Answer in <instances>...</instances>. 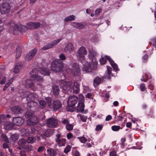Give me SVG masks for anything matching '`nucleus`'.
<instances>
[{
  "label": "nucleus",
  "mask_w": 156,
  "mask_h": 156,
  "mask_svg": "<svg viewBox=\"0 0 156 156\" xmlns=\"http://www.w3.org/2000/svg\"><path fill=\"white\" fill-rule=\"evenodd\" d=\"M45 76L49 75V70L45 68H41L39 70L34 69L30 72V75L34 79V83L31 79L27 80L25 84L27 87H28L34 90H35L37 88H41L42 87V84L43 82L42 77L39 74Z\"/></svg>",
  "instance_id": "f257e3e1"
},
{
  "label": "nucleus",
  "mask_w": 156,
  "mask_h": 156,
  "mask_svg": "<svg viewBox=\"0 0 156 156\" xmlns=\"http://www.w3.org/2000/svg\"><path fill=\"white\" fill-rule=\"evenodd\" d=\"M89 60L90 62L89 63L84 60L82 62L83 64L82 71L85 73L91 72L93 70L96 69L98 63L95 58L97 54V52L92 50H89Z\"/></svg>",
  "instance_id": "f03ea898"
},
{
  "label": "nucleus",
  "mask_w": 156,
  "mask_h": 156,
  "mask_svg": "<svg viewBox=\"0 0 156 156\" xmlns=\"http://www.w3.org/2000/svg\"><path fill=\"white\" fill-rule=\"evenodd\" d=\"M10 30L13 32L15 34H17L19 32H24L27 29H34L38 28L40 26V23L38 22H30L27 23V27L22 25H17L14 23L9 24Z\"/></svg>",
  "instance_id": "7ed1b4c3"
},
{
  "label": "nucleus",
  "mask_w": 156,
  "mask_h": 156,
  "mask_svg": "<svg viewBox=\"0 0 156 156\" xmlns=\"http://www.w3.org/2000/svg\"><path fill=\"white\" fill-rule=\"evenodd\" d=\"M26 117L29 119L27 121V124L28 126H33L37 123L39 120L38 118L34 115L31 112H27Z\"/></svg>",
  "instance_id": "20e7f679"
},
{
  "label": "nucleus",
  "mask_w": 156,
  "mask_h": 156,
  "mask_svg": "<svg viewBox=\"0 0 156 156\" xmlns=\"http://www.w3.org/2000/svg\"><path fill=\"white\" fill-rule=\"evenodd\" d=\"M51 70L54 72H59L63 68L62 62L59 60L56 59L51 63Z\"/></svg>",
  "instance_id": "39448f33"
},
{
  "label": "nucleus",
  "mask_w": 156,
  "mask_h": 156,
  "mask_svg": "<svg viewBox=\"0 0 156 156\" xmlns=\"http://www.w3.org/2000/svg\"><path fill=\"white\" fill-rule=\"evenodd\" d=\"M38 100V96L34 93H30L28 94L27 100L28 101V105L31 107L32 105L35 106L37 105L36 101Z\"/></svg>",
  "instance_id": "423d86ee"
},
{
  "label": "nucleus",
  "mask_w": 156,
  "mask_h": 156,
  "mask_svg": "<svg viewBox=\"0 0 156 156\" xmlns=\"http://www.w3.org/2000/svg\"><path fill=\"white\" fill-rule=\"evenodd\" d=\"M105 58L104 57H101L100 60V62L101 65H104L106 63V59L109 61L111 65L115 71L119 70V68L117 65L115 63L114 61L110 57L105 55Z\"/></svg>",
  "instance_id": "0eeeda50"
},
{
  "label": "nucleus",
  "mask_w": 156,
  "mask_h": 156,
  "mask_svg": "<svg viewBox=\"0 0 156 156\" xmlns=\"http://www.w3.org/2000/svg\"><path fill=\"white\" fill-rule=\"evenodd\" d=\"M72 86V83L69 82H67L62 80L61 81L60 87L63 89V91L66 92L70 90Z\"/></svg>",
  "instance_id": "6e6552de"
},
{
  "label": "nucleus",
  "mask_w": 156,
  "mask_h": 156,
  "mask_svg": "<svg viewBox=\"0 0 156 156\" xmlns=\"http://www.w3.org/2000/svg\"><path fill=\"white\" fill-rule=\"evenodd\" d=\"M10 8L9 3H5L2 4L0 7V11L2 14H5L9 12Z\"/></svg>",
  "instance_id": "1a4fd4ad"
},
{
  "label": "nucleus",
  "mask_w": 156,
  "mask_h": 156,
  "mask_svg": "<svg viewBox=\"0 0 156 156\" xmlns=\"http://www.w3.org/2000/svg\"><path fill=\"white\" fill-rule=\"evenodd\" d=\"M61 40V38L54 40L50 43L48 44L45 46H44L42 48V49L46 50L51 48L59 43Z\"/></svg>",
  "instance_id": "9d476101"
},
{
  "label": "nucleus",
  "mask_w": 156,
  "mask_h": 156,
  "mask_svg": "<svg viewBox=\"0 0 156 156\" xmlns=\"http://www.w3.org/2000/svg\"><path fill=\"white\" fill-rule=\"evenodd\" d=\"M46 124L48 127H55L58 125V122L56 119L50 118L47 120Z\"/></svg>",
  "instance_id": "9b49d317"
},
{
  "label": "nucleus",
  "mask_w": 156,
  "mask_h": 156,
  "mask_svg": "<svg viewBox=\"0 0 156 156\" xmlns=\"http://www.w3.org/2000/svg\"><path fill=\"white\" fill-rule=\"evenodd\" d=\"M78 98L75 95L70 96L68 100V104L70 107H73L77 103Z\"/></svg>",
  "instance_id": "f8f14e48"
},
{
  "label": "nucleus",
  "mask_w": 156,
  "mask_h": 156,
  "mask_svg": "<svg viewBox=\"0 0 156 156\" xmlns=\"http://www.w3.org/2000/svg\"><path fill=\"white\" fill-rule=\"evenodd\" d=\"M37 52V50L36 48L30 51L26 56L25 58V60L27 61L31 60Z\"/></svg>",
  "instance_id": "ddd939ff"
},
{
  "label": "nucleus",
  "mask_w": 156,
  "mask_h": 156,
  "mask_svg": "<svg viewBox=\"0 0 156 156\" xmlns=\"http://www.w3.org/2000/svg\"><path fill=\"white\" fill-rule=\"evenodd\" d=\"M87 52L85 48L83 47H81L78 50L77 53L78 57L83 58L87 54Z\"/></svg>",
  "instance_id": "4468645a"
},
{
  "label": "nucleus",
  "mask_w": 156,
  "mask_h": 156,
  "mask_svg": "<svg viewBox=\"0 0 156 156\" xmlns=\"http://www.w3.org/2000/svg\"><path fill=\"white\" fill-rule=\"evenodd\" d=\"M80 72V70L79 65L76 63H74L71 70V73L73 75L77 76L79 74Z\"/></svg>",
  "instance_id": "2eb2a0df"
},
{
  "label": "nucleus",
  "mask_w": 156,
  "mask_h": 156,
  "mask_svg": "<svg viewBox=\"0 0 156 156\" xmlns=\"http://www.w3.org/2000/svg\"><path fill=\"white\" fill-rule=\"evenodd\" d=\"M12 122L14 124L20 126L22 125L24 122V120L21 117H15L12 119Z\"/></svg>",
  "instance_id": "dca6fc26"
},
{
  "label": "nucleus",
  "mask_w": 156,
  "mask_h": 156,
  "mask_svg": "<svg viewBox=\"0 0 156 156\" xmlns=\"http://www.w3.org/2000/svg\"><path fill=\"white\" fill-rule=\"evenodd\" d=\"M74 50L73 44L71 43L68 44L64 48L65 52L68 54L71 53Z\"/></svg>",
  "instance_id": "f3484780"
},
{
  "label": "nucleus",
  "mask_w": 156,
  "mask_h": 156,
  "mask_svg": "<svg viewBox=\"0 0 156 156\" xmlns=\"http://www.w3.org/2000/svg\"><path fill=\"white\" fill-rule=\"evenodd\" d=\"M71 25L73 27L79 29H82L85 27V26L80 23L73 22L71 23Z\"/></svg>",
  "instance_id": "a211bd4d"
},
{
  "label": "nucleus",
  "mask_w": 156,
  "mask_h": 156,
  "mask_svg": "<svg viewBox=\"0 0 156 156\" xmlns=\"http://www.w3.org/2000/svg\"><path fill=\"white\" fill-rule=\"evenodd\" d=\"M47 152L48 155L51 156H55L57 154V151L51 148H49L47 150Z\"/></svg>",
  "instance_id": "6ab92c4d"
},
{
  "label": "nucleus",
  "mask_w": 156,
  "mask_h": 156,
  "mask_svg": "<svg viewBox=\"0 0 156 156\" xmlns=\"http://www.w3.org/2000/svg\"><path fill=\"white\" fill-rule=\"evenodd\" d=\"M61 105L60 101L56 100L54 101L52 108L53 107L54 109H58L61 108Z\"/></svg>",
  "instance_id": "aec40b11"
},
{
  "label": "nucleus",
  "mask_w": 156,
  "mask_h": 156,
  "mask_svg": "<svg viewBox=\"0 0 156 156\" xmlns=\"http://www.w3.org/2000/svg\"><path fill=\"white\" fill-rule=\"evenodd\" d=\"M10 117V116L9 115H7L6 116L4 115H0V124H2V123L5 122H7V118H9Z\"/></svg>",
  "instance_id": "412c9836"
},
{
  "label": "nucleus",
  "mask_w": 156,
  "mask_h": 156,
  "mask_svg": "<svg viewBox=\"0 0 156 156\" xmlns=\"http://www.w3.org/2000/svg\"><path fill=\"white\" fill-rule=\"evenodd\" d=\"M13 126V124L11 122L7 121L4 124V127L6 130L11 129Z\"/></svg>",
  "instance_id": "4be33fe9"
},
{
  "label": "nucleus",
  "mask_w": 156,
  "mask_h": 156,
  "mask_svg": "<svg viewBox=\"0 0 156 156\" xmlns=\"http://www.w3.org/2000/svg\"><path fill=\"white\" fill-rule=\"evenodd\" d=\"M22 67V65L21 63H18L17 64L14 69L13 72L15 73H18Z\"/></svg>",
  "instance_id": "5701e85b"
},
{
  "label": "nucleus",
  "mask_w": 156,
  "mask_h": 156,
  "mask_svg": "<svg viewBox=\"0 0 156 156\" xmlns=\"http://www.w3.org/2000/svg\"><path fill=\"white\" fill-rule=\"evenodd\" d=\"M73 92L75 93H78L80 91L79 85L77 82H75L73 87Z\"/></svg>",
  "instance_id": "b1692460"
},
{
  "label": "nucleus",
  "mask_w": 156,
  "mask_h": 156,
  "mask_svg": "<svg viewBox=\"0 0 156 156\" xmlns=\"http://www.w3.org/2000/svg\"><path fill=\"white\" fill-rule=\"evenodd\" d=\"M11 110L14 114H17L21 112V110L18 106H13L11 108Z\"/></svg>",
  "instance_id": "393cba45"
},
{
  "label": "nucleus",
  "mask_w": 156,
  "mask_h": 156,
  "mask_svg": "<svg viewBox=\"0 0 156 156\" xmlns=\"http://www.w3.org/2000/svg\"><path fill=\"white\" fill-rule=\"evenodd\" d=\"M27 143L26 140L24 139H23L18 141V144L20 147L25 148Z\"/></svg>",
  "instance_id": "a878e982"
},
{
  "label": "nucleus",
  "mask_w": 156,
  "mask_h": 156,
  "mask_svg": "<svg viewBox=\"0 0 156 156\" xmlns=\"http://www.w3.org/2000/svg\"><path fill=\"white\" fill-rule=\"evenodd\" d=\"M101 79L100 77H95L94 82V87H97L98 85L101 83Z\"/></svg>",
  "instance_id": "bb28decb"
},
{
  "label": "nucleus",
  "mask_w": 156,
  "mask_h": 156,
  "mask_svg": "<svg viewBox=\"0 0 156 156\" xmlns=\"http://www.w3.org/2000/svg\"><path fill=\"white\" fill-rule=\"evenodd\" d=\"M54 131L51 129H48L44 133V135L46 137H48L51 136L54 133Z\"/></svg>",
  "instance_id": "cd10ccee"
},
{
  "label": "nucleus",
  "mask_w": 156,
  "mask_h": 156,
  "mask_svg": "<svg viewBox=\"0 0 156 156\" xmlns=\"http://www.w3.org/2000/svg\"><path fill=\"white\" fill-rule=\"evenodd\" d=\"M59 87L57 85H54L53 87V91L54 94L56 95L58 94L59 91Z\"/></svg>",
  "instance_id": "c85d7f7f"
},
{
  "label": "nucleus",
  "mask_w": 156,
  "mask_h": 156,
  "mask_svg": "<svg viewBox=\"0 0 156 156\" xmlns=\"http://www.w3.org/2000/svg\"><path fill=\"white\" fill-rule=\"evenodd\" d=\"M84 109V103L79 102L77 106V110L80 112H82L83 111Z\"/></svg>",
  "instance_id": "c756f323"
},
{
  "label": "nucleus",
  "mask_w": 156,
  "mask_h": 156,
  "mask_svg": "<svg viewBox=\"0 0 156 156\" xmlns=\"http://www.w3.org/2000/svg\"><path fill=\"white\" fill-rule=\"evenodd\" d=\"M75 19L76 17L75 16L73 15H72L65 18V20L66 22L72 21L75 20Z\"/></svg>",
  "instance_id": "7c9ffc66"
},
{
  "label": "nucleus",
  "mask_w": 156,
  "mask_h": 156,
  "mask_svg": "<svg viewBox=\"0 0 156 156\" xmlns=\"http://www.w3.org/2000/svg\"><path fill=\"white\" fill-rule=\"evenodd\" d=\"M77 117L78 119H81L83 122H85L87 118L86 116L80 114L78 115Z\"/></svg>",
  "instance_id": "2f4dec72"
},
{
  "label": "nucleus",
  "mask_w": 156,
  "mask_h": 156,
  "mask_svg": "<svg viewBox=\"0 0 156 156\" xmlns=\"http://www.w3.org/2000/svg\"><path fill=\"white\" fill-rule=\"evenodd\" d=\"M26 140L28 143L30 144H32L35 141V139L33 137H29Z\"/></svg>",
  "instance_id": "473e14b6"
},
{
  "label": "nucleus",
  "mask_w": 156,
  "mask_h": 156,
  "mask_svg": "<svg viewBox=\"0 0 156 156\" xmlns=\"http://www.w3.org/2000/svg\"><path fill=\"white\" fill-rule=\"evenodd\" d=\"M18 139V136L16 134L12 135L10 137V140L13 141L17 140Z\"/></svg>",
  "instance_id": "72a5a7b5"
},
{
  "label": "nucleus",
  "mask_w": 156,
  "mask_h": 156,
  "mask_svg": "<svg viewBox=\"0 0 156 156\" xmlns=\"http://www.w3.org/2000/svg\"><path fill=\"white\" fill-rule=\"evenodd\" d=\"M21 55V51H20V49L19 47H18L16 48V58H19Z\"/></svg>",
  "instance_id": "f704fd0d"
},
{
  "label": "nucleus",
  "mask_w": 156,
  "mask_h": 156,
  "mask_svg": "<svg viewBox=\"0 0 156 156\" xmlns=\"http://www.w3.org/2000/svg\"><path fill=\"white\" fill-rule=\"evenodd\" d=\"M46 100L48 104V106L51 108H52V104L51 103V99L50 98H47Z\"/></svg>",
  "instance_id": "c9c22d12"
},
{
  "label": "nucleus",
  "mask_w": 156,
  "mask_h": 156,
  "mask_svg": "<svg viewBox=\"0 0 156 156\" xmlns=\"http://www.w3.org/2000/svg\"><path fill=\"white\" fill-rule=\"evenodd\" d=\"M66 142V140L65 139H62L58 142V144H59V146H64Z\"/></svg>",
  "instance_id": "e433bc0d"
},
{
  "label": "nucleus",
  "mask_w": 156,
  "mask_h": 156,
  "mask_svg": "<svg viewBox=\"0 0 156 156\" xmlns=\"http://www.w3.org/2000/svg\"><path fill=\"white\" fill-rule=\"evenodd\" d=\"M6 78L5 76H1L0 79V84H4L6 81Z\"/></svg>",
  "instance_id": "4c0bfd02"
},
{
  "label": "nucleus",
  "mask_w": 156,
  "mask_h": 156,
  "mask_svg": "<svg viewBox=\"0 0 156 156\" xmlns=\"http://www.w3.org/2000/svg\"><path fill=\"white\" fill-rule=\"evenodd\" d=\"M40 106L41 108H44L46 105V102L43 100L39 101Z\"/></svg>",
  "instance_id": "58836bf2"
},
{
  "label": "nucleus",
  "mask_w": 156,
  "mask_h": 156,
  "mask_svg": "<svg viewBox=\"0 0 156 156\" xmlns=\"http://www.w3.org/2000/svg\"><path fill=\"white\" fill-rule=\"evenodd\" d=\"M120 127L118 126H112V129L113 131H117L119 130Z\"/></svg>",
  "instance_id": "ea45409f"
},
{
  "label": "nucleus",
  "mask_w": 156,
  "mask_h": 156,
  "mask_svg": "<svg viewBox=\"0 0 156 156\" xmlns=\"http://www.w3.org/2000/svg\"><path fill=\"white\" fill-rule=\"evenodd\" d=\"M79 102H84V97L82 94H80L79 95Z\"/></svg>",
  "instance_id": "a19ab883"
},
{
  "label": "nucleus",
  "mask_w": 156,
  "mask_h": 156,
  "mask_svg": "<svg viewBox=\"0 0 156 156\" xmlns=\"http://www.w3.org/2000/svg\"><path fill=\"white\" fill-rule=\"evenodd\" d=\"M78 138L81 142L83 143H85L87 141L86 138L84 137H78Z\"/></svg>",
  "instance_id": "79ce46f5"
},
{
  "label": "nucleus",
  "mask_w": 156,
  "mask_h": 156,
  "mask_svg": "<svg viewBox=\"0 0 156 156\" xmlns=\"http://www.w3.org/2000/svg\"><path fill=\"white\" fill-rule=\"evenodd\" d=\"M102 151L101 150H98L96 151L95 154H93L94 155H97V156H101Z\"/></svg>",
  "instance_id": "37998d69"
},
{
  "label": "nucleus",
  "mask_w": 156,
  "mask_h": 156,
  "mask_svg": "<svg viewBox=\"0 0 156 156\" xmlns=\"http://www.w3.org/2000/svg\"><path fill=\"white\" fill-rule=\"evenodd\" d=\"M66 127L67 130H71L73 129V126L72 124L69 123L66 125Z\"/></svg>",
  "instance_id": "c03bdc74"
},
{
  "label": "nucleus",
  "mask_w": 156,
  "mask_h": 156,
  "mask_svg": "<svg viewBox=\"0 0 156 156\" xmlns=\"http://www.w3.org/2000/svg\"><path fill=\"white\" fill-rule=\"evenodd\" d=\"M71 147L70 146H67L64 150V152L66 154L68 153L70 150Z\"/></svg>",
  "instance_id": "a18cd8bd"
},
{
  "label": "nucleus",
  "mask_w": 156,
  "mask_h": 156,
  "mask_svg": "<svg viewBox=\"0 0 156 156\" xmlns=\"http://www.w3.org/2000/svg\"><path fill=\"white\" fill-rule=\"evenodd\" d=\"M2 138L3 140L5 141L7 143L8 142V139L5 134H2Z\"/></svg>",
  "instance_id": "49530a36"
},
{
  "label": "nucleus",
  "mask_w": 156,
  "mask_h": 156,
  "mask_svg": "<svg viewBox=\"0 0 156 156\" xmlns=\"http://www.w3.org/2000/svg\"><path fill=\"white\" fill-rule=\"evenodd\" d=\"M140 89L142 91H144L146 89V88L145 86V85L144 83H142L140 85Z\"/></svg>",
  "instance_id": "de8ad7c7"
},
{
  "label": "nucleus",
  "mask_w": 156,
  "mask_h": 156,
  "mask_svg": "<svg viewBox=\"0 0 156 156\" xmlns=\"http://www.w3.org/2000/svg\"><path fill=\"white\" fill-rule=\"evenodd\" d=\"M101 11V9H97L95 12V15L97 16L100 13Z\"/></svg>",
  "instance_id": "09e8293b"
},
{
  "label": "nucleus",
  "mask_w": 156,
  "mask_h": 156,
  "mask_svg": "<svg viewBox=\"0 0 156 156\" xmlns=\"http://www.w3.org/2000/svg\"><path fill=\"white\" fill-rule=\"evenodd\" d=\"M102 126L101 125H97L96 128V130L97 131H98L102 129Z\"/></svg>",
  "instance_id": "8fccbe9b"
},
{
  "label": "nucleus",
  "mask_w": 156,
  "mask_h": 156,
  "mask_svg": "<svg viewBox=\"0 0 156 156\" xmlns=\"http://www.w3.org/2000/svg\"><path fill=\"white\" fill-rule=\"evenodd\" d=\"M62 122L63 124L66 125H67L69 123V121L67 119H64V120L62 121Z\"/></svg>",
  "instance_id": "3c124183"
},
{
  "label": "nucleus",
  "mask_w": 156,
  "mask_h": 156,
  "mask_svg": "<svg viewBox=\"0 0 156 156\" xmlns=\"http://www.w3.org/2000/svg\"><path fill=\"white\" fill-rule=\"evenodd\" d=\"M23 132H26L25 133V135L26 136H28L30 133V132L27 129H24L23 130Z\"/></svg>",
  "instance_id": "603ef678"
},
{
  "label": "nucleus",
  "mask_w": 156,
  "mask_h": 156,
  "mask_svg": "<svg viewBox=\"0 0 156 156\" xmlns=\"http://www.w3.org/2000/svg\"><path fill=\"white\" fill-rule=\"evenodd\" d=\"M60 58L62 60H64L66 59V57L63 54H61L59 56Z\"/></svg>",
  "instance_id": "864d4df0"
},
{
  "label": "nucleus",
  "mask_w": 156,
  "mask_h": 156,
  "mask_svg": "<svg viewBox=\"0 0 156 156\" xmlns=\"http://www.w3.org/2000/svg\"><path fill=\"white\" fill-rule=\"evenodd\" d=\"M10 85V83H7L5 86H4V88H3V90H5Z\"/></svg>",
  "instance_id": "5fc2aeb1"
},
{
  "label": "nucleus",
  "mask_w": 156,
  "mask_h": 156,
  "mask_svg": "<svg viewBox=\"0 0 156 156\" xmlns=\"http://www.w3.org/2000/svg\"><path fill=\"white\" fill-rule=\"evenodd\" d=\"M44 149V146H41L39 147L38 150V152H41Z\"/></svg>",
  "instance_id": "6e6d98bb"
},
{
  "label": "nucleus",
  "mask_w": 156,
  "mask_h": 156,
  "mask_svg": "<svg viewBox=\"0 0 156 156\" xmlns=\"http://www.w3.org/2000/svg\"><path fill=\"white\" fill-rule=\"evenodd\" d=\"M107 69L108 71V74L109 75L110 74L111 72L112 71V68L108 66H107Z\"/></svg>",
  "instance_id": "4d7b16f0"
},
{
  "label": "nucleus",
  "mask_w": 156,
  "mask_h": 156,
  "mask_svg": "<svg viewBox=\"0 0 156 156\" xmlns=\"http://www.w3.org/2000/svg\"><path fill=\"white\" fill-rule=\"evenodd\" d=\"M112 118V116L111 115H108L106 118L105 120L106 121H109Z\"/></svg>",
  "instance_id": "13d9d810"
},
{
  "label": "nucleus",
  "mask_w": 156,
  "mask_h": 156,
  "mask_svg": "<svg viewBox=\"0 0 156 156\" xmlns=\"http://www.w3.org/2000/svg\"><path fill=\"white\" fill-rule=\"evenodd\" d=\"M74 155L75 156H79L80 155L79 152L77 150L75 151Z\"/></svg>",
  "instance_id": "bf43d9fd"
},
{
  "label": "nucleus",
  "mask_w": 156,
  "mask_h": 156,
  "mask_svg": "<svg viewBox=\"0 0 156 156\" xmlns=\"http://www.w3.org/2000/svg\"><path fill=\"white\" fill-rule=\"evenodd\" d=\"M73 137V135L72 133H69L67 134V137L68 139H70Z\"/></svg>",
  "instance_id": "052dcab7"
},
{
  "label": "nucleus",
  "mask_w": 156,
  "mask_h": 156,
  "mask_svg": "<svg viewBox=\"0 0 156 156\" xmlns=\"http://www.w3.org/2000/svg\"><path fill=\"white\" fill-rule=\"evenodd\" d=\"M83 89L85 92H87L89 90V87L87 86H83Z\"/></svg>",
  "instance_id": "680f3d73"
},
{
  "label": "nucleus",
  "mask_w": 156,
  "mask_h": 156,
  "mask_svg": "<svg viewBox=\"0 0 156 156\" xmlns=\"http://www.w3.org/2000/svg\"><path fill=\"white\" fill-rule=\"evenodd\" d=\"M3 147L4 148H8L9 145L7 143H4L3 145Z\"/></svg>",
  "instance_id": "e2e57ef3"
},
{
  "label": "nucleus",
  "mask_w": 156,
  "mask_h": 156,
  "mask_svg": "<svg viewBox=\"0 0 156 156\" xmlns=\"http://www.w3.org/2000/svg\"><path fill=\"white\" fill-rule=\"evenodd\" d=\"M5 69V67L4 65L0 66V70H4Z\"/></svg>",
  "instance_id": "0e129e2a"
},
{
  "label": "nucleus",
  "mask_w": 156,
  "mask_h": 156,
  "mask_svg": "<svg viewBox=\"0 0 156 156\" xmlns=\"http://www.w3.org/2000/svg\"><path fill=\"white\" fill-rule=\"evenodd\" d=\"M116 153L115 151H112L110 153V156H116Z\"/></svg>",
  "instance_id": "69168bd1"
},
{
  "label": "nucleus",
  "mask_w": 156,
  "mask_h": 156,
  "mask_svg": "<svg viewBox=\"0 0 156 156\" xmlns=\"http://www.w3.org/2000/svg\"><path fill=\"white\" fill-rule=\"evenodd\" d=\"M92 95L90 93H87L86 95V97L87 98H90L91 97Z\"/></svg>",
  "instance_id": "338daca9"
},
{
  "label": "nucleus",
  "mask_w": 156,
  "mask_h": 156,
  "mask_svg": "<svg viewBox=\"0 0 156 156\" xmlns=\"http://www.w3.org/2000/svg\"><path fill=\"white\" fill-rule=\"evenodd\" d=\"M121 141L122 143V145L123 146L124 145L123 143L126 141V138H122L121 139Z\"/></svg>",
  "instance_id": "774afa93"
}]
</instances>
